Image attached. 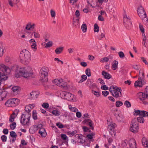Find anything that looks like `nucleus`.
I'll use <instances>...</instances> for the list:
<instances>
[{
	"instance_id": "nucleus-25",
	"label": "nucleus",
	"mask_w": 148,
	"mask_h": 148,
	"mask_svg": "<svg viewBox=\"0 0 148 148\" xmlns=\"http://www.w3.org/2000/svg\"><path fill=\"white\" fill-rule=\"evenodd\" d=\"M118 62L116 60H114L112 64V68L113 70L116 69L118 67Z\"/></svg>"
},
{
	"instance_id": "nucleus-54",
	"label": "nucleus",
	"mask_w": 148,
	"mask_h": 148,
	"mask_svg": "<svg viewBox=\"0 0 148 148\" xmlns=\"http://www.w3.org/2000/svg\"><path fill=\"white\" fill-rule=\"evenodd\" d=\"M52 45V43L51 41H49L46 44L45 47H50Z\"/></svg>"
},
{
	"instance_id": "nucleus-50",
	"label": "nucleus",
	"mask_w": 148,
	"mask_h": 148,
	"mask_svg": "<svg viewBox=\"0 0 148 148\" xmlns=\"http://www.w3.org/2000/svg\"><path fill=\"white\" fill-rule=\"evenodd\" d=\"M76 131H73L72 132H67V134H68L70 136H73L76 133Z\"/></svg>"
},
{
	"instance_id": "nucleus-8",
	"label": "nucleus",
	"mask_w": 148,
	"mask_h": 148,
	"mask_svg": "<svg viewBox=\"0 0 148 148\" xmlns=\"http://www.w3.org/2000/svg\"><path fill=\"white\" fill-rule=\"evenodd\" d=\"M19 103V100L18 99L13 98L8 100L5 105L8 107H13L17 105Z\"/></svg>"
},
{
	"instance_id": "nucleus-11",
	"label": "nucleus",
	"mask_w": 148,
	"mask_h": 148,
	"mask_svg": "<svg viewBox=\"0 0 148 148\" xmlns=\"http://www.w3.org/2000/svg\"><path fill=\"white\" fill-rule=\"evenodd\" d=\"M138 95L140 99L142 101L145 105L148 104V96L145 92H140L138 93Z\"/></svg>"
},
{
	"instance_id": "nucleus-49",
	"label": "nucleus",
	"mask_w": 148,
	"mask_h": 148,
	"mask_svg": "<svg viewBox=\"0 0 148 148\" xmlns=\"http://www.w3.org/2000/svg\"><path fill=\"white\" fill-rule=\"evenodd\" d=\"M124 104L127 108H130L131 106V104L128 101H126Z\"/></svg>"
},
{
	"instance_id": "nucleus-23",
	"label": "nucleus",
	"mask_w": 148,
	"mask_h": 148,
	"mask_svg": "<svg viewBox=\"0 0 148 148\" xmlns=\"http://www.w3.org/2000/svg\"><path fill=\"white\" fill-rule=\"evenodd\" d=\"M142 142L143 145L145 147H148V140L145 137H143L142 139Z\"/></svg>"
},
{
	"instance_id": "nucleus-9",
	"label": "nucleus",
	"mask_w": 148,
	"mask_h": 148,
	"mask_svg": "<svg viewBox=\"0 0 148 148\" xmlns=\"http://www.w3.org/2000/svg\"><path fill=\"white\" fill-rule=\"evenodd\" d=\"M138 124L136 119L132 120L130 126V131L134 133H136L138 132Z\"/></svg>"
},
{
	"instance_id": "nucleus-57",
	"label": "nucleus",
	"mask_w": 148,
	"mask_h": 148,
	"mask_svg": "<svg viewBox=\"0 0 148 148\" xmlns=\"http://www.w3.org/2000/svg\"><path fill=\"white\" fill-rule=\"evenodd\" d=\"M109 94V92L107 91H102V94L104 97H106Z\"/></svg>"
},
{
	"instance_id": "nucleus-32",
	"label": "nucleus",
	"mask_w": 148,
	"mask_h": 148,
	"mask_svg": "<svg viewBox=\"0 0 148 148\" xmlns=\"http://www.w3.org/2000/svg\"><path fill=\"white\" fill-rule=\"evenodd\" d=\"M69 108L71 111L73 112H76L78 111V109L76 108L73 107L71 105H69Z\"/></svg>"
},
{
	"instance_id": "nucleus-42",
	"label": "nucleus",
	"mask_w": 148,
	"mask_h": 148,
	"mask_svg": "<svg viewBox=\"0 0 148 148\" xmlns=\"http://www.w3.org/2000/svg\"><path fill=\"white\" fill-rule=\"evenodd\" d=\"M78 142L79 143H83L85 142V140L82 138V136H78Z\"/></svg>"
},
{
	"instance_id": "nucleus-3",
	"label": "nucleus",
	"mask_w": 148,
	"mask_h": 148,
	"mask_svg": "<svg viewBox=\"0 0 148 148\" xmlns=\"http://www.w3.org/2000/svg\"><path fill=\"white\" fill-rule=\"evenodd\" d=\"M145 75L143 69H140L139 71L138 75V80L136 81L134 83L135 87L136 88L139 87H142L146 84V81L144 79Z\"/></svg>"
},
{
	"instance_id": "nucleus-38",
	"label": "nucleus",
	"mask_w": 148,
	"mask_h": 148,
	"mask_svg": "<svg viewBox=\"0 0 148 148\" xmlns=\"http://www.w3.org/2000/svg\"><path fill=\"white\" fill-rule=\"evenodd\" d=\"M32 117L34 120H37V119L36 112V110H33V111Z\"/></svg>"
},
{
	"instance_id": "nucleus-51",
	"label": "nucleus",
	"mask_w": 148,
	"mask_h": 148,
	"mask_svg": "<svg viewBox=\"0 0 148 148\" xmlns=\"http://www.w3.org/2000/svg\"><path fill=\"white\" fill-rule=\"evenodd\" d=\"M85 73L88 76H90L91 75L90 70L89 69H87L85 71Z\"/></svg>"
},
{
	"instance_id": "nucleus-62",
	"label": "nucleus",
	"mask_w": 148,
	"mask_h": 148,
	"mask_svg": "<svg viewBox=\"0 0 148 148\" xmlns=\"http://www.w3.org/2000/svg\"><path fill=\"white\" fill-rule=\"evenodd\" d=\"M141 60L145 63V64L147 65L148 67V62H147V60L144 57H142L141 58Z\"/></svg>"
},
{
	"instance_id": "nucleus-37",
	"label": "nucleus",
	"mask_w": 148,
	"mask_h": 148,
	"mask_svg": "<svg viewBox=\"0 0 148 148\" xmlns=\"http://www.w3.org/2000/svg\"><path fill=\"white\" fill-rule=\"evenodd\" d=\"M15 118V114L14 113H13L10 116V118L9 119V121L10 122H12L14 121V118Z\"/></svg>"
},
{
	"instance_id": "nucleus-28",
	"label": "nucleus",
	"mask_w": 148,
	"mask_h": 148,
	"mask_svg": "<svg viewBox=\"0 0 148 148\" xmlns=\"http://www.w3.org/2000/svg\"><path fill=\"white\" fill-rule=\"evenodd\" d=\"M81 79L79 81L78 83H81L84 81H86L87 79V77L85 75H82L81 77Z\"/></svg>"
},
{
	"instance_id": "nucleus-48",
	"label": "nucleus",
	"mask_w": 148,
	"mask_h": 148,
	"mask_svg": "<svg viewBox=\"0 0 148 148\" xmlns=\"http://www.w3.org/2000/svg\"><path fill=\"white\" fill-rule=\"evenodd\" d=\"M4 49L3 46H0V57H1L3 54Z\"/></svg>"
},
{
	"instance_id": "nucleus-1",
	"label": "nucleus",
	"mask_w": 148,
	"mask_h": 148,
	"mask_svg": "<svg viewBox=\"0 0 148 148\" xmlns=\"http://www.w3.org/2000/svg\"><path fill=\"white\" fill-rule=\"evenodd\" d=\"M16 73L15 74V76L17 78L21 76L27 78L32 76L33 74L31 68L28 66L20 68L18 69Z\"/></svg>"
},
{
	"instance_id": "nucleus-30",
	"label": "nucleus",
	"mask_w": 148,
	"mask_h": 148,
	"mask_svg": "<svg viewBox=\"0 0 148 148\" xmlns=\"http://www.w3.org/2000/svg\"><path fill=\"white\" fill-rule=\"evenodd\" d=\"M7 95V92H6L4 91H1L0 90V95L2 97V98H3L4 99H5Z\"/></svg>"
},
{
	"instance_id": "nucleus-17",
	"label": "nucleus",
	"mask_w": 148,
	"mask_h": 148,
	"mask_svg": "<svg viewBox=\"0 0 148 148\" xmlns=\"http://www.w3.org/2000/svg\"><path fill=\"white\" fill-rule=\"evenodd\" d=\"M39 95V93L37 91H32L28 96V98L31 100H33L37 98Z\"/></svg>"
},
{
	"instance_id": "nucleus-46",
	"label": "nucleus",
	"mask_w": 148,
	"mask_h": 148,
	"mask_svg": "<svg viewBox=\"0 0 148 148\" xmlns=\"http://www.w3.org/2000/svg\"><path fill=\"white\" fill-rule=\"evenodd\" d=\"M67 92L64 91H61L60 92V95L62 97H64L65 99Z\"/></svg>"
},
{
	"instance_id": "nucleus-12",
	"label": "nucleus",
	"mask_w": 148,
	"mask_h": 148,
	"mask_svg": "<svg viewBox=\"0 0 148 148\" xmlns=\"http://www.w3.org/2000/svg\"><path fill=\"white\" fill-rule=\"evenodd\" d=\"M123 21L124 25L127 28L129 29L131 27L132 23L129 17H128L126 15L124 16Z\"/></svg>"
},
{
	"instance_id": "nucleus-2",
	"label": "nucleus",
	"mask_w": 148,
	"mask_h": 148,
	"mask_svg": "<svg viewBox=\"0 0 148 148\" xmlns=\"http://www.w3.org/2000/svg\"><path fill=\"white\" fill-rule=\"evenodd\" d=\"M19 57L22 63L27 64L31 60V54L28 50L23 49L21 52Z\"/></svg>"
},
{
	"instance_id": "nucleus-4",
	"label": "nucleus",
	"mask_w": 148,
	"mask_h": 148,
	"mask_svg": "<svg viewBox=\"0 0 148 148\" xmlns=\"http://www.w3.org/2000/svg\"><path fill=\"white\" fill-rule=\"evenodd\" d=\"M31 114L25 113L22 114L20 119L21 125L24 127H27L30 125Z\"/></svg>"
},
{
	"instance_id": "nucleus-29",
	"label": "nucleus",
	"mask_w": 148,
	"mask_h": 148,
	"mask_svg": "<svg viewBox=\"0 0 148 148\" xmlns=\"http://www.w3.org/2000/svg\"><path fill=\"white\" fill-rule=\"evenodd\" d=\"M63 47H60L57 48L55 50V53L57 54H60L63 51Z\"/></svg>"
},
{
	"instance_id": "nucleus-20",
	"label": "nucleus",
	"mask_w": 148,
	"mask_h": 148,
	"mask_svg": "<svg viewBox=\"0 0 148 148\" xmlns=\"http://www.w3.org/2000/svg\"><path fill=\"white\" fill-rule=\"evenodd\" d=\"M101 75L104 78L107 79H110L112 77V76L110 74L104 71H102Z\"/></svg>"
},
{
	"instance_id": "nucleus-15",
	"label": "nucleus",
	"mask_w": 148,
	"mask_h": 148,
	"mask_svg": "<svg viewBox=\"0 0 148 148\" xmlns=\"http://www.w3.org/2000/svg\"><path fill=\"white\" fill-rule=\"evenodd\" d=\"M53 82L56 85L62 87H64L66 86V83L63 81L62 79H56L54 80Z\"/></svg>"
},
{
	"instance_id": "nucleus-60",
	"label": "nucleus",
	"mask_w": 148,
	"mask_h": 148,
	"mask_svg": "<svg viewBox=\"0 0 148 148\" xmlns=\"http://www.w3.org/2000/svg\"><path fill=\"white\" fill-rule=\"evenodd\" d=\"M61 137L62 139L64 140H66L67 138V137L65 134H61Z\"/></svg>"
},
{
	"instance_id": "nucleus-53",
	"label": "nucleus",
	"mask_w": 148,
	"mask_h": 148,
	"mask_svg": "<svg viewBox=\"0 0 148 148\" xmlns=\"http://www.w3.org/2000/svg\"><path fill=\"white\" fill-rule=\"evenodd\" d=\"M1 138L3 142H5L7 140V137L5 135H3L1 136Z\"/></svg>"
},
{
	"instance_id": "nucleus-61",
	"label": "nucleus",
	"mask_w": 148,
	"mask_h": 148,
	"mask_svg": "<svg viewBox=\"0 0 148 148\" xmlns=\"http://www.w3.org/2000/svg\"><path fill=\"white\" fill-rule=\"evenodd\" d=\"M56 125L60 128H62L64 127V125L60 123H56Z\"/></svg>"
},
{
	"instance_id": "nucleus-24",
	"label": "nucleus",
	"mask_w": 148,
	"mask_h": 148,
	"mask_svg": "<svg viewBox=\"0 0 148 148\" xmlns=\"http://www.w3.org/2000/svg\"><path fill=\"white\" fill-rule=\"evenodd\" d=\"M12 90L14 94H17L19 92V87L18 86H15L12 88Z\"/></svg>"
},
{
	"instance_id": "nucleus-47",
	"label": "nucleus",
	"mask_w": 148,
	"mask_h": 148,
	"mask_svg": "<svg viewBox=\"0 0 148 148\" xmlns=\"http://www.w3.org/2000/svg\"><path fill=\"white\" fill-rule=\"evenodd\" d=\"M16 126V124L15 122H13L12 124H11L10 125V127L11 129H14Z\"/></svg>"
},
{
	"instance_id": "nucleus-27",
	"label": "nucleus",
	"mask_w": 148,
	"mask_h": 148,
	"mask_svg": "<svg viewBox=\"0 0 148 148\" xmlns=\"http://www.w3.org/2000/svg\"><path fill=\"white\" fill-rule=\"evenodd\" d=\"M109 59H112V58H111L110 56H108V57H105L101 58L100 60V62H107L108 61Z\"/></svg>"
},
{
	"instance_id": "nucleus-7",
	"label": "nucleus",
	"mask_w": 148,
	"mask_h": 148,
	"mask_svg": "<svg viewBox=\"0 0 148 148\" xmlns=\"http://www.w3.org/2000/svg\"><path fill=\"white\" fill-rule=\"evenodd\" d=\"M120 90L121 89L119 88L113 86H110L109 89V91L112 95L115 98H118L121 96V93Z\"/></svg>"
},
{
	"instance_id": "nucleus-14",
	"label": "nucleus",
	"mask_w": 148,
	"mask_h": 148,
	"mask_svg": "<svg viewBox=\"0 0 148 148\" xmlns=\"http://www.w3.org/2000/svg\"><path fill=\"white\" fill-rule=\"evenodd\" d=\"M37 130L39 129L38 133L42 137H45L46 132L45 128L43 127V125L41 124H39L36 126Z\"/></svg>"
},
{
	"instance_id": "nucleus-13",
	"label": "nucleus",
	"mask_w": 148,
	"mask_h": 148,
	"mask_svg": "<svg viewBox=\"0 0 148 148\" xmlns=\"http://www.w3.org/2000/svg\"><path fill=\"white\" fill-rule=\"evenodd\" d=\"M138 13L139 17L141 19H143L147 17L144 8L141 5L140 6L138 9Z\"/></svg>"
},
{
	"instance_id": "nucleus-45",
	"label": "nucleus",
	"mask_w": 148,
	"mask_h": 148,
	"mask_svg": "<svg viewBox=\"0 0 148 148\" xmlns=\"http://www.w3.org/2000/svg\"><path fill=\"white\" fill-rule=\"evenodd\" d=\"M118 55L120 58H123L125 57V56L123 52L122 51L118 52Z\"/></svg>"
},
{
	"instance_id": "nucleus-5",
	"label": "nucleus",
	"mask_w": 148,
	"mask_h": 148,
	"mask_svg": "<svg viewBox=\"0 0 148 148\" xmlns=\"http://www.w3.org/2000/svg\"><path fill=\"white\" fill-rule=\"evenodd\" d=\"M134 115L139 116V117L137 118V120L138 122L140 123H144L145 120L144 117H148V112L145 111L134 110Z\"/></svg>"
},
{
	"instance_id": "nucleus-43",
	"label": "nucleus",
	"mask_w": 148,
	"mask_h": 148,
	"mask_svg": "<svg viewBox=\"0 0 148 148\" xmlns=\"http://www.w3.org/2000/svg\"><path fill=\"white\" fill-rule=\"evenodd\" d=\"M139 28L140 30L141 31L142 34L145 33V29L144 28L143 26L140 24H139Z\"/></svg>"
},
{
	"instance_id": "nucleus-33",
	"label": "nucleus",
	"mask_w": 148,
	"mask_h": 148,
	"mask_svg": "<svg viewBox=\"0 0 148 148\" xmlns=\"http://www.w3.org/2000/svg\"><path fill=\"white\" fill-rule=\"evenodd\" d=\"M73 25L75 26L79 25V18H77L75 19H73Z\"/></svg>"
},
{
	"instance_id": "nucleus-59",
	"label": "nucleus",
	"mask_w": 148,
	"mask_h": 148,
	"mask_svg": "<svg viewBox=\"0 0 148 148\" xmlns=\"http://www.w3.org/2000/svg\"><path fill=\"white\" fill-rule=\"evenodd\" d=\"M92 92L97 97L99 96L100 95V93L98 92H97L94 90H92Z\"/></svg>"
},
{
	"instance_id": "nucleus-41",
	"label": "nucleus",
	"mask_w": 148,
	"mask_h": 148,
	"mask_svg": "<svg viewBox=\"0 0 148 148\" xmlns=\"http://www.w3.org/2000/svg\"><path fill=\"white\" fill-rule=\"evenodd\" d=\"M123 104V103L119 101H117L116 102V106L117 107H120L122 106Z\"/></svg>"
},
{
	"instance_id": "nucleus-52",
	"label": "nucleus",
	"mask_w": 148,
	"mask_h": 148,
	"mask_svg": "<svg viewBox=\"0 0 148 148\" xmlns=\"http://www.w3.org/2000/svg\"><path fill=\"white\" fill-rule=\"evenodd\" d=\"M36 46V42L35 43H33V44L31 45V47L32 49H34V51H35L37 49Z\"/></svg>"
},
{
	"instance_id": "nucleus-63",
	"label": "nucleus",
	"mask_w": 148,
	"mask_h": 148,
	"mask_svg": "<svg viewBox=\"0 0 148 148\" xmlns=\"http://www.w3.org/2000/svg\"><path fill=\"white\" fill-rule=\"evenodd\" d=\"M101 88L102 90H107L108 89V87L106 86V85H104L103 86H101Z\"/></svg>"
},
{
	"instance_id": "nucleus-6",
	"label": "nucleus",
	"mask_w": 148,
	"mask_h": 148,
	"mask_svg": "<svg viewBox=\"0 0 148 148\" xmlns=\"http://www.w3.org/2000/svg\"><path fill=\"white\" fill-rule=\"evenodd\" d=\"M40 80L42 82H47L48 79V70L47 68L45 67L42 68L40 70Z\"/></svg>"
},
{
	"instance_id": "nucleus-64",
	"label": "nucleus",
	"mask_w": 148,
	"mask_h": 148,
	"mask_svg": "<svg viewBox=\"0 0 148 148\" xmlns=\"http://www.w3.org/2000/svg\"><path fill=\"white\" fill-rule=\"evenodd\" d=\"M76 116L77 118H80L82 116V114L79 112H77L76 113Z\"/></svg>"
},
{
	"instance_id": "nucleus-19",
	"label": "nucleus",
	"mask_w": 148,
	"mask_h": 148,
	"mask_svg": "<svg viewBox=\"0 0 148 148\" xmlns=\"http://www.w3.org/2000/svg\"><path fill=\"white\" fill-rule=\"evenodd\" d=\"M21 0H8L9 5L12 7L17 4Z\"/></svg>"
},
{
	"instance_id": "nucleus-31",
	"label": "nucleus",
	"mask_w": 148,
	"mask_h": 148,
	"mask_svg": "<svg viewBox=\"0 0 148 148\" xmlns=\"http://www.w3.org/2000/svg\"><path fill=\"white\" fill-rule=\"evenodd\" d=\"M116 118L118 121L121 122L123 121V116L121 114H118L116 116Z\"/></svg>"
},
{
	"instance_id": "nucleus-56",
	"label": "nucleus",
	"mask_w": 148,
	"mask_h": 148,
	"mask_svg": "<svg viewBox=\"0 0 148 148\" xmlns=\"http://www.w3.org/2000/svg\"><path fill=\"white\" fill-rule=\"evenodd\" d=\"M50 12L51 16L52 17H55L56 16L55 11L53 10H51Z\"/></svg>"
},
{
	"instance_id": "nucleus-44",
	"label": "nucleus",
	"mask_w": 148,
	"mask_h": 148,
	"mask_svg": "<svg viewBox=\"0 0 148 148\" xmlns=\"http://www.w3.org/2000/svg\"><path fill=\"white\" fill-rule=\"evenodd\" d=\"M92 80L90 79H88L86 82V85L89 87H90V86L92 84Z\"/></svg>"
},
{
	"instance_id": "nucleus-34",
	"label": "nucleus",
	"mask_w": 148,
	"mask_h": 148,
	"mask_svg": "<svg viewBox=\"0 0 148 148\" xmlns=\"http://www.w3.org/2000/svg\"><path fill=\"white\" fill-rule=\"evenodd\" d=\"M31 111V108H29V106H26L25 107V111L23 112V114L25 113H27L29 114H31L30 112Z\"/></svg>"
},
{
	"instance_id": "nucleus-10",
	"label": "nucleus",
	"mask_w": 148,
	"mask_h": 148,
	"mask_svg": "<svg viewBox=\"0 0 148 148\" xmlns=\"http://www.w3.org/2000/svg\"><path fill=\"white\" fill-rule=\"evenodd\" d=\"M108 130L111 136L113 137L116 134L115 127H116V124L113 122H111L108 123Z\"/></svg>"
},
{
	"instance_id": "nucleus-35",
	"label": "nucleus",
	"mask_w": 148,
	"mask_h": 148,
	"mask_svg": "<svg viewBox=\"0 0 148 148\" xmlns=\"http://www.w3.org/2000/svg\"><path fill=\"white\" fill-rule=\"evenodd\" d=\"M81 29L84 33L86 32L87 31V26L86 24H83L81 26Z\"/></svg>"
},
{
	"instance_id": "nucleus-16",
	"label": "nucleus",
	"mask_w": 148,
	"mask_h": 148,
	"mask_svg": "<svg viewBox=\"0 0 148 148\" xmlns=\"http://www.w3.org/2000/svg\"><path fill=\"white\" fill-rule=\"evenodd\" d=\"M9 74H6L5 71L0 72V85L1 84H4L5 81L7 79L8 77L7 75Z\"/></svg>"
},
{
	"instance_id": "nucleus-39",
	"label": "nucleus",
	"mask_w": 148,
	"mask_h": 148,
	"mask_svg": "<svg viewBox=\"0 0 148 148\" xmlns=\"http://www.w3.org/2000/svg\"><path fill=\"white\" fill-rule=\"evenodd\" d=\"M51 113L55 116H58L60 115L59 111L58 110H53Z\"/></svg>"
},
{
	"instance_id": "nucleus-22",
	"label": "nucleus",
	"mask_w": 148,
	"mask_h": 148,
	"mask_svg": "<svg viewBox=\"0 0 148 148\" xmlns=\"http://www.w3.org/2000/svg\"><path fill=\"white\" fill-rule=\"evenodd\" d=\"M84 122L89 126L92 130H93L94 127L92 126V121L90 119H86L84 121Z\"/></svg>"
},
{
	"instance_id": "nucleus-58",
	"label": "nucleus",
	"mask_w": 148,
	"mask_h": 148,
	"mask_svg": "<svg viewBox=\"0 0 148 148\" xmlns=\"http://www.w3.org/2000/svg\"><path fill=\"white\" fill-rule=\"evenodd\" d=\"M105 36V35L104 33H102L101 34L100 36L98 38V39L99 40H101L102 39L104 38Z\"/></svg>"
},
{
	"instance_id": "nucleus-26",
	"label": "nucleus",
	"mask_w": 148,
	"mask_h": 148,
	"mask_svg": "<svg viewBox=\"0 0 148 148\" xmlns=\"http://www.w3.org/2000/svg\"><path fill=\"white\" fill-rule=\"evenodd\" d=\"M32 35H34V37L35 38H40V35L38 31H36V30L34 31L32 33Z\"/></svg>"
},
{
	"instance_id": "nucleus-55",
	"label": "nucleus",
	"mask_w": 148,
	"mask_h": 148,
	"mask_svg": "<svg viewBox=\"0 0 148 148\" xmlns=\"http://www.w3.org/2000/svg\"><path fill=\"white\" fill-rule=\"evenodd\" d=\"M42 106L45 108H47L49 107V104L48 103H44L42 104Z\"/></svg>"
},
{
	"instance_id": "nucleus-36",
	"label": "nucleus",
	"mask_w": 148,
	"mask_h": 148,
	"mask_svg": "<svg viewBox=\"0 0 148 148\" xmlns=\"http://www.w3.org/2000/svg\"><path fill=\"white\" fill-rule=\"evenodd\" d=\"M94 30L95 32H98L99 31V27L96 23L94 25Z\"/></svg>"
},
{
	"instance_id": "nucleus-18",
	"label": "nucleus",
	"mask_w": 148,
	"mask_h": 148,
	"mask_svg": "<svg viewBox=\"0 0 148 148\" xmlns=\"http://www.w3.org/2000/svg\"><path fill=\"white\" fill-rule=\"evenodd\" d=\"M65 99L69 101H74V95L70 93L67 92L65 98Z\"/></svg>"
},
{
	"instance_id": "nucleus-21",
	"label": "nucleus",
	"mask_w": 148,
	"mask_h": 148,
	"mask_svg": "<svg viewBox=\"0 0 148 148\" xmlns=\"http://www.w3.org/2000/svg\"><path fill=\"white\" fill-rule=\"evenodd\" d=\"M35 25L34 23H28L26 26L25 29L27 30H30L32 29H34Z\"/></svg>"
},
{
	"instance_id": "nucleus-40",
	"label": "nucleus",
	"mask_w": 148,
	"mask_h": 148,
	"mask_svg": "<svg viewBox=\"0 0 148 148\" xmlns=\"http://www.w3.org/2000/svg\"><path fill=\"white\" fill-rule=\"evenodd\" d=\"M10 135L11 136L12 138H16L17 136V135L16 133L13 131L10 132Z\"/></svg>"
}]
</instances>
